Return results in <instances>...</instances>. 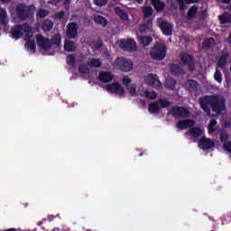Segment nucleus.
I'll list each match as a JSON object with an SVG mask.
<instances>
[{"label":"nucleus","mask_w":231,"mask_h":231,"mask_svg":"<svg viewBox=\"0 0 231 231\" xmlns=\"http://www.w3.org/2000/svg\"><path fill=\"white\" fill-rule=\"evenodd\" d=\"M201 109L208 116L216 113L217 116H220L226 111V99L221 95L204 96L199 98Z\"/></svg>","instance_id":"obj_1"},{"label":"nucleus","mask_w":231,"mask_h":231,"mask_svg":"<svg viewBox=\"0 0 231 231\" xmlns=\"http://www.w3.org/2000/svg\"><path fill=\"white\" fill-rule=\"evenodd\" d=\"M32 33V26H30V23H23L22 25H14L11 29V35L13 39H15V41L21 39L23 35L25 37H32L30 35Z\"/></svg>","instance_id":"obj_2"},{"label":"nucleus","mask_w":231,"mask_h":231,"mask_svg":"<svg viewBox=\"0 0 231 231\" xmlns=\"http://www.w3.org/2000/svg\"><path fill=\"white\" fill-rule=\"evenodd\" d=\"M153 60H163L167 57V45L163 42H157L150 51Z\"/></svg>","instance_id":"obj_3"},{"label":"nucleus","mask_w":231,"mask_h":231,"mask_svg":"<svg viewBox=\"0 0 231 231\" xmlns=\"http://www.w3.org/2000/svg\"><path fill=\"white\" fill-rule=\"evenodd\" d=\"M15 14L16 17L21 21H26L32 15L30 7L26 6L25 4H18L15 7Z\"/></svg>","instance_id":"obj_4"},{"label":"nucleus","mask_w":231,"mask_h":231,"mask_svg":"<svg viewBox=\"0 0 231 231\" xmlns=\"http://www.w3.org/2000/svg\"><path fill=\"white\" fill-rule=\"evenodd\" d=\"M180 61L182 68H187L188 71L196 70V61H194V57L190 54L183 53L180 55Z\"/></svg>","instance_id":"obj_5"},{"label":"nucleus","mask_w":231,"mask_h":231,"mask_svg":"<svg viewBox=\"0 0 231 231\" xmlns=\"http://www.w3.org/2000/svg\"><path fill=\"white\" fill-rule=\"evenodd\" d=\"M115 65L118 69L125 71V73H128V71L133 69V61L125 57L117 58L115 61Z\"/></svg>","instance_id":"obj_6"},{"label":"nucleus","mask_w":231,"mask_h":231,"mask_svg":"<svg viewBox=\"0 0 231 231\" xmlns=\"http://www.w3.org/2000/svg\"><path fill=\"white\" fill-rule=\"evenodd\" d=\"M121 48L124 51H129L130 53H134L138 50L136 42L134 39L122 40Z\"/></svg>","instance_id":"obj_7"},{"label":"nucleus","mask_w":231,"mask_h":231,"mask_svg":"<svg viewBox=\"0 0 231 231\" xmlns=\"http://www.w3.org/2000/svg\"><path fill=\"white\" fill-rule=\"evenodd\" d=\"M106 91H108V93H114L115 95H119V97H124V95L125 94V89L118 82L108 84L106 86Z\"/></svg>","instance_id":"obj_8"},{"label":"nucleus","mask_w":231,"mask_h":231,"mask_svg":"<svg viewBox=\"0 0 231 231\" xmlns=\"http://www.w3.org/2000/svg\"><path fill=\"white\" fill-rule=\"evenodd\" d=\"M171 113L174 118H189V116H190V112H189V109L183 106H173L171 108Z\"/></svg>","instance_id":"obj_9"},{"label":"nucleus","mask_w":231,"mask_h":231,"mask_svg":"<svg viewBox=\"0 0 231 231\" xmlns=\"http://www.w3.org/2000/svg\"><path fill=\"white\" fill-rule=\"evenodd\" d=\"M36 42L42 50H51V41L42 34L36 35Z\"/></svg>","instance_id":"obj_10"},{"label":"nucleus","mask_w":231,"mask_h":231,"mask_svg":"<svg viewBox=\"0 0 231 231\" xmlns=\"http://www.w3.org/2000/svg\"><path fill=\"white\" fill-rule=\"evenodd\" d=\"M67 37H69V39H76V37H79V25L77 23L72 22L68 24Z\"/></svg>","instance_id":"obj_11"},{"label":"nucleus","mask_w":231,"mask_h":231,"mask_svg":"<svg viewBox=\"0 0 231 231\" xmlns=\"http://www.w3.org/2000/svg\"><path fill=\"white\" fill-rule=\"evenodd\" d=\"M159 28L162 30V33L167 37L172 35V23L163 20L160 24Z\"/></svg>","instance_id":"obj_12"},{"label":"nucleus","mask_w":231,"mask_h":231,"mask_svg":"<svg viewBox=\"0 0 231 231\" xmlns=\"http://www.w3.org/2000/svg\"><path fill=\"white\" fill-rule=\"evenodd\" d=\"M199 145L200 149H202V151H209V149H212V147H214V145L216 144L211 139H208L207 137H201L199 142Z\"/></svg>","instance_id":"obj_13"},{"label":"nucleus","mask_w":231,"mask_h":231,"mask_svg":"<svg viewBox=\"0 0 231 231\" xmlns=\"http://www.w3.org/2000/svg\"><path fill=\"white\" fill-rule=\"evenodd\" d=\"M194 125H196V121L192 119H184L177 123V128L180 131L188 129V127H194Z\"/></svg>","instance_id":"obj_14"},{"label":"nucleus","mask_w":231,"mask_h":231,"mask_svg":"<svg viewBox=\"0 0 231 231\" xmlns=\"http://www.w3.org/2000/svg\"><path fill=\"white\" fill-rule=\"evenodd\" d=\"M146 84H148V86H152V88H160V86H162L160 78H158L156 74H149L146 79Z\"/></svg>","instance_id":"obj_15"},{"label":"nucleus","mask_w":231,"mask_h":231,"mask_svg":"<svg viewBox=\"0 0 231 231\" xmlns=\"http://www.w3.org/2000/svg\"><path fill=\"white\" fill-rule=\"evenodd\" d=\"M115 79V76L109 71H100L98 75V79L100 82L105 84H109Z\"/></svg>","instance_id":"obj_16"},{"label":"nucleus","mask_w":231,"mask_h":231,"mask_svg":"<svg viewBox=\"0 0 231 231\" xmlns=\"http://www.w3.org/2000/svg\"><path fill=\"white\" fill-rule=\"evenodd\" d=\"M229 57H230V53L228 52L223 53L217 60V68H221V69H225V68H226V63L228 62Z\"/></svg>","instance_id":"obj_17"},{"label":"nucleus","mask_w":231,"mask_h":231,"mask_svg":"<svg viewBox=\"0 0 231 231\" xmlns=\"http://www.w3.org/2000/svg\"><path fill=\"white\" fill-rule=\"evenodd\" d=\"M170 71L171 75H174L175 77H178L180 75H185V70L177 64H171V66L170 67Z\"/></svg>","instance_id":"obj_18"},{"label":"nucleus","mask_w":231,"mask_h":231,"mask_svg":"<svg viewBox=\"0 0 231 231\" xmlns=\"http://www.w3.org/2000/svg\"><path fill=\"white\" fill-rule=\"evenodd\" d=\"M151 28H152V20H148L147 23L139 25V32L140 33H147L151 32Z\"/></svg>","instance_id":"obj_19"},{"label":"nucleus","mask_w":231,"mask_h":231,"mask_svg":"<svg viewBox=\"0 0 231 231\" xmlns=\"http://www.w3.org/2000/svg\"><path fill=\"white\" fill-rule=\"evenodd\" d=\"M215 44L216 40H214V38H207L202 42V50H205V51H208V50H210V48H212V46H214Z\"/></svg>","instance_id":"obj_20"},{"label":"nucleus","mask_w":231,"mask_h":231,"mask_svg":"<svg viewBox=\"0 0 231 231\" xmlns=\"http://www.w3.org/2000/svg\"><path fill=\"white\" fill-rule=\"evenodd\" d=\"M64 50L69 53H73V51H77V45H75V42L73 41H65L64 42Z\"/></svg>","instance_id":"obj_21"},{"label":"nucleus","mask_w":231,"mask_h":231,"mask_svg":"<svg viewBox=\"0 0 231 231\" xmlns=\"http://www.w3.org/2000/svg\"><path fill=\"white\" fill-rule=\"evenodd\" d=\"M187 134H189V136H192V138H199V136H201V134H203V130L199 127H191Z\"/></svg>","instance_id":"obj_22"},{"label":"nucleus","mask_w":231,"mask_h":231,"mask_svg":"<svg viewBox=\"0 0 231 231\" xmlns=\"http://www.w3.org/2000/svg\"><path fill=\"white\" fill-rule=\"evenodd\" d=\"M115 12L122 21H128L129 20V14H127V12L125 10L122 9V7H115Z\"/></svg>","instance_id":"obj_23"},{"label":"nucleus","mask_w":231,"mask_h":231,"mask_svg":"<svg viewBox=\"0 0 231 231\" xmlns=\"http://www.w3.org/2000/svg\"><path fill=\"white\" fill-rule=\"evenodd\" d=\"M94 23H96V24H100V26H103V28H106V26H107V19L99 14L94 15Z\"/></svg>","instance_id":"obj_24"},{"label":"nucleus","mask_w":231,"mask_h":231,"mask_svg":"<svg viewBox=\"0 0 231 231\" xmlns=\"http://www.w3.org/2000/svg\"><path fill=\"white\" fill-rule=\"evenodd\" d=\"M152 5L157 12H163L165 10V3L161 0H152Z\"/></svg>","instance_id":"obj_25"},{"label":"nucleus","mask_w":231,"mask_h":231,"mask_svg":"<svg viewBox=\"0 0 231 231\" xmlns=\"http://www.w3.org/2000/svg\"><path fill=\"white\" fill-rule=\"evenodd\" d=\"M148 111L153 115H158V113H160V102L155 101L151 103L149 105Z\"/></svg>","instance_id":"obj_26"},{"label":"nucleus","mask_w":231,"mask_h":231,"mask_svg":"<svg viewBox=\"0 0 231 231\" xmlns=\"http://www.w3.org/2000/svg\"><path fill=\"white\" fill-rule=\"evenodd\" d=\"M220 24H230L231 23V14L229 13H224L218 16Z\"/></svg>","instance_id":"obj_27"},{"label":"nucleus","mask_w":231,"mask_h":231,"mask_svg":"<svg viewBox=\"0 0 231 231\" xmlns=\"http://www.w3.org/2000/svg\"><path fill=\"white\" fill-rule=\"evenodd\" d=\"M42 29L43 32H51L53 29V22L50 19L44 20V22L42 24Z\"/></svg>","instance_id":"obj_28"},{"label":"nucleus","mask_w":231,"mask_h":231,"mask_svg":"<svg viewBox=\"0 0 231 231\" xmlns=\"http://www.w3.org/2000/svg\"><path fill=\"white\" fill-rule=\"evenodd\" d=\"M198 81L194 79H188L186 81V87L190 89L191 91H198Z\"/></svg>","instance_id":"obj_29"},{"label":"nucleus","mask_w":231,"mask_h":231,"mask_svg":"<svg viewBox=\"0 0 231 231\" xmlns=\"http://www.w3.org/2000/svg\"><path fill=\"white\" fill-rule=\"evenodd\" d=\"M196 14H198V6L196 5H192L187 14V17L189 21H192V19H194V17H196Z\"/></svg>","instance_id":"obj_30"},{"label":"nucleus","mask_w":231,"mask_h":231,"mask_svg":"<svg viewBox=\"0 0 231 231\" xmlns=\"http://www.w3.org/2000/svg\"><path fill=\"white\" fill-rule=\"evenodd\" d=\"M0 23L8 24V15L6 14V10L0 8Z\"/></svg>","instance_id":"obj_31"},{"label":"nucleus","mask_w":231,"mask_h":231,"mask_svg":"<svg viewBox=\"0 0 231 231\" xmlns=\"http://www.w3.org/2000/svg\"><path fill=\"white\" fill-rule=\"evenodd\" d=\"M88 66L90 68H101L102 61L98 59L92 58L90 60L88 61Z\"/></svg>","instance_id":"obj_32"},{"label":"nucleus","mask_w":231,"mask_h":231,"mask_svg":"<svg viewBox=\"0 0 231 231\" xmlns=\"http://www.w3.org/2000/svg\"><path fill=\"white\" fill-rule=\"evenodd\" d=\"M62 41V37L60 36V33H56L51 41V46H60V42Z\"/></svg>","instance_id":"obj_33"},{"label":"nucleus","mask_w":231,"mask_h":231,"mask_svg":"<svg viewBox=\"0 0 231 231\" xmlns=\"http://www.w3.org/2000/svg\"><path fill=\"white\" fill-rule=\"evenodd\" d=\"M27 50L31 51V53H35L37 50V44L35 43L34 41L29 40L26 42Z\"/></svg>","instance_id":"obj_34"},{"label":"nucleus","mask_w":231,"mask_h":231,"mask_svg":"<svg viewBox=\"0 0 231 231\" xmlns=\"http://www.w3.org/2000/svg\"><path fill=\"white\" fill-rule=\"evenodd\" d=\"M77 62V59L75 58L74 54H69L67 56V64L71 66V68H75V64Z\"/></svg>","instance_id":"obj_35"},{"label":"nucleus","mask_w":231,"mask_h":231,"mask_svg":"<svg viewBox=\"0 0 231 231\" xmlns=\"http://www.w3.org/2000/svg\"><path fill=\"white\" fill-rule=\"evenodd\" d=\"M214 79L216 82H218V84H221L223 82V74L221 73V70L219 69H216V71L214 73Z\"/></svg>","instance_id":"obj_36"},{"label":"nucleus","mask_w":231,"mask_h":231,"mask_svg":"<svg viewBox=\"0 0 231 231\" xmlns=\"http://www.w3.org/2000/svg\"><path fill=\"white\" fill-rule=\"evenodd\" d=\"M152 13H153L152 7H151V6H146L143 10V14L144 17L147 19H149V17L152 16Z\"/></svg>","instance_id":"obj_37"},{"label":"nucleus","mask_w":231,"mask_h":231,"mask_svg":"<svg viewBox=\"0 0 231 231\" xmlns=\"http://www.w3.org/2000/svg\"><path fill=\"white\" fill-rule=\"evenodd\" d=\"M140 41L143 46H149L152 42V38L151 36H143Z\"/></svg>","instance_id":"obj_38"},{"label":"nucleus","mask_w":231,"mask_h":231,"mask_svg":"<svg viewBox=\"0 0 231 231\" xmlns=\"http://www.w3.org/2000/svg\"><path fill=\"white\" fill-rule=\"evenodd\" d=\"M216 125H217V121L216 119H212L208 125V133H214L216 131Z\"/></svg>","instance_id":"obj_39"},{"label":"nucleus","mask_w":231,"mask_h":231,"mask_svg":"<svg viewBox=\"0 0 231 231\" xmlns=\"http://www.w3.org/2000/svg\"><path fill=\"white\" fill-rule=\"evenodd\" d=\"M158 102L162 109H165V107H171V102L167 99H160Z\"/></svg>","instance_id":"obj_40"},{"label":"nucleus","mask_w":231,"mask_h":231,"mask_svg":"<svg viewBox=\"0 0 231 231\" xmlns=\"http://www.w3.org/2000/svg\"><path fill=\"white\" fill-rule=\"evenodd\" d=\"M79 73H81V75H88L89 73V69H88V66L79 65Z\"/></svg>","instance_id":"obj_41"},{"label":"nucleus","mask_w":231,"mask_h":231,"mask_svg":"<svg viewBox=\"0 0 231 231\" xmlns=\"http://www.w3.org/2000/svg\"><path fill=\"white\" fill-rule=\"evenodd\" d=\"M146 97L150 98L151 100H154L158 94L155 91H146L145 92Z\"/></svg>","instance_id":"obj_42"},{"label":"nucleus","mask_w":231,"mask_h":231,"mask_svg":"<svg viewBox=\"0 0 231 231\" xmlns=\"http://www.w3.org/2000/svg\"><path fill=\"white\" fill-rule=\"evenodd\" d=\"M48 11H46V9H39L37 15L38 17H40L41 19H44V17H47L48 15Z\"/></svg>","instance_id":"obj_43"},{"label":"nucleus","mask_w":231,"mask_h":231,"mask_svg":"<svg viewBox=\"0 0 231 231\" xmlns=\"http://www.w3.org/2000/svg\"><path fill=\"white\" fill-rule=\"evenodd\" d=\"M220 142H222V143H226V142H228V133L222 132L220 134Z\"/></svg>","instance_id":"obj_44"},{"label":"nucleus","mask_w":231,"mask_h":231,"mask_svg":"<svg viewBox=\"0 0 231 231\" xmlns=\"http://www.w3.org/2000/svg\"><path fill=\"white\" fill-rule=\"evenodd\" d=\"M108 1L107 0H94V5H96V6H106V5H107Z\"/></svg>","instance_id":"obj_45"},{"label":"nucleus","mask_w":231,"mask_h":231,"mask_svg":"<svg viewBox=\"0 0 231 231\" xmlns=\"http://www.w3.org/2000/svg\"><path fill=\"white\" fill-rule=\"evenodd\" d=\"M126 88H127L130 95H132V97H134V95H136V85H130Z\"/></svg>","instance_id":"obj_46"},{"label":"nucleus","mask_w":231,"mask_h":231,"mask_svg":"<svg viewBox=\"0 0 231 231\" xmlns=\"http://www.w3.org/2000/svg\"><path fill=\"white\" fill-rule=\"evenodd\" d=\"M132 80L129 79V76H125L123 78V84L125 86V88H129L131 86Z\"/></svg>","instance_id":"obj_47"},{"label":"nucleus","mask_w":231,"mask_h":231,"mask_svg":"<svg viewBox=\"0 0 231 231\" xmlns=\"http://www.w3.org/2000/svg\"><path fill=\"white\" fill-rule=\"evenodd\" d=\"M177 3H179L180 10L183 11L185 10V5H187V2L185 0H176Z\"/></svg>","instance_id":"obj_48"},{"label":"nucleus","mask_w":231,"mask_h":231,"mask_svg":"<svg viewBox=\"0 0 231 231\" xmlns=\"http://www.w3.org/2000/svg\"><path fill=\"white\" fill-rule=\"evenodd\" d=\"M199 17L201 21H205L207 19V10H203Z\"/></svg>","instance_id":"obj_49"},{"label":"nucleus","mask_w":231,"mask_h":231,"mask_svg":"<svg viewBox=\"0 0 231 231\" xmlns=\"http://www.w3.org/2000/svg\"><path fill=\"white\" fill-rule=\"evenodd\" d=\"M66 13H64V11H60L56 14V17L57 19H64V15Z\"/></svg>","instance_id":"obj_50"},{"label":"nucleus","mask_w":231,"mask_h":231,"mask_svg":"<svg viewBox=\"0 0 231 231\" xmlns=\"http://www.w3.org/2000/svg\"><path fill=\"white\" fill-rule=\"evenodd\" d=\"M169 89H173L176 88V81L172 80L171 85L168 86Z\"/></svg>","instance_id":"obj_51"},{"label":"nucleus","mask_w":231,"mask_h":231,"mask_svg":"<svg viewBox=\"0 0 231 231\" xmlns=\"http://www.w3.org/2000/svg\"><path fill=\"white\" fill-rule=\"evenodd\" d=\"M186 1V5H192L194 3H198V0H185Z\"/></svg>","instance_id":"obj_52"},{"label":"nucleus","mask_w":231,"mask_h":231,"mask_svg":"<svg viewBox=\"0 0 231 231\" xmlns=\"http://www.w3.org/2000/svg\"><path fill=\"white\" fill-rule=\"evenodd\" d=\"M63 4L65 5V6H68L71 4V0H64Z\"/></svg>","instance_id":"obj_53"},{"label":"nucleus","mask_w":231,"mask_h":231,"mask_svg":"<svg viewBox=\"0 0 231 231\" xmlns=\"http://www.w3.org/2000/svg\"><path fill=\"white\" fill-rule=\"evenodd\" d=\"M5 231H17V229H15V228H10V229H6V230H5Z\"/></svg>","instance_id":"obj_54"},{"label":"nucleus","mask_w":231,"mask_h":231,"mask_svg":"<svg viewBox=\"0 0 231 231\" xmlns=\"http://www.w3.org/2000/svg\"><path fill=\"white\" fill-rule=\"evenodd\" d=\"M2 3H10V0H0Z\"/></svg>","instance_id":"obj_55"},{"label":"nucleus","mask_w":231,"mask_h":231,"mask_svg":"<svg viewBox=\"0 0 231 231\" xmlns=\"http://www.w3.org/2000/svg\"><path fill=\"white\" fill-rule=\"evenodd\" d=\"M222 3H230V0H222Z\"/></svg>","instance_id":"obj_56"},{"label":"nucleus","mask_w":231,"mask_h":231,"mask_svg":"<svg viewBox=\"0 0 231 231\" xmlns=\"http://www.w3.org/2000/svg\"><path fill=\"white\" fill-rule=\"evenodd\" d=\"M42 225V221L38 222V226H41Z\"/></svg>","instance_id":"obj_57"},{"label":"nucleus","mask_w":231,"mask_h":231,"mask_svg":"<svg viewBox=\"0 0 231 231\" xmlns=\"http://www.w3.org/2000/svg\"><path fill=\"white\" fill-rule=\"evenodd\" d=\"M139 156H143V153L141 152V153L139 154Z\"/></svg>","instance_id":"obj_58"}]
</instances>
